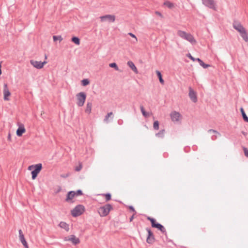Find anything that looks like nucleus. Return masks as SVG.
Segmentation results:
<instances>
[{
    "label": "nucleus",
    "mask_w": 248,
    "mask_h": 248,
    "mask_svg": "<svg viewBox=\"0 0 248 248\" xmlns=\"http://www.w3.org/2000/svg\"><path fill=\"white\" fill-rule=\"evenodd\" d=\"M233 27L240 33V34L243 40L246 42H248V35L245 29L243 27L242 24L239 22L234 21L233 23Z\"/></svg>",
    "instance_id": "obj_1"
},
{
    "label": "nucleus",
    "mask_w": 248,
    "mask_h": 248,
    "mask_svg": "<svg viewBox=\"0 0 248 248\" xmlns=\"http://www.w3.org/2000/svg\"><path fill=\"white\" fill-rule=\"evenodd\" d=\"M177 35L182 38L188 41L192 45H195L197 42L192 34L189 33H187L185 31L181 30L178 31Z\"/></svg>",
    "instance_id": "obj_2"
},
{
    "label": "nucleus",
    "mask_w": 248,
    "mask_h": 248,
    "mask_svg": "<svg viewBox=\"0 0 248 248\" xmlns=\"http://www.w3.org/2000/svg\"><path fill=\"white\" fill-rule=\"evenodd\" d=\"M42 169V165L41 163H38L35 165H32L28 167V170H31V178L34 180L36 178L38 173L40 172Z\"/></svg>",
    "instance_id": "obj_3"
},
{
    "label": "nucleus",
    "mask_w": 248,
    "mask_h": 248,
    "mask_svg": "<svg viewBox=\"0 0 248 248\" xmlns=\"http://www.w3.org/2000/svg\"><path fill=\"white\" fill-rule=\"evenodd\" d=\"M147 219L151 222V226L153 228H156L160 231L162 233H164L167 237V233L165 227L160 223L156 221V220L150 217H148Z\"/></svg>",
    "instance_id": "obj_4"
},
{
    "label": "nucleus",
    "mask_w": 248,
    "mask_h": 248,
    "mask_svg": "<svg viewBox=\"0 0 248 248\" xmlns=\"http://www.w3.org/2000/svg\"><path fill=\"white\" fill-rule=\"evenodd\" d=\"M113 209L112 205L110 204H106L98 208V212L101 217H106Z\"/></svg>",
    "instance_id": "obj_5"
},
{
    "label": "nucleus",
    "mask_w": 248,
    "mask_h": 248,
    "mask_svg": "<svg viewBox=\"0 0 248 248\" xmlns=\"http://www.w3.org/2000/svg\"><path fill=\"white\" fill-rule=\"evenodd\" d=\"M85 207L81 204H78L71 210V215L73 217L81 215L85 211Z\"/></svg>",
    "instance_id": "obj_6"
},
{
    "label": "nucleus",
    "mask_w": 248,
    "mask_h": 248,
    "mask_svg": "<svg viewBox=\"0 0 248 248\" xmlns=\"http://www.w3.org/2000/svg\"><path fill=\"white\" fill-rule=\"evenodd\" d=\"M78 101L77 104L78 107H82L84 105L86 99V94L84 92H80L77 94Z\"/></svg>",
    "instance_id": "obj_7"
},
{
    "label": "nucleus",
    "mask_w": 248,
    "mask_h": 248,
    "mask_svg": "<svg viewBox=\"0 0 248 248\" xmlns=\"http://www.w3.org/2000/svg\"><path fill=\"white\" fill-rule=\"evenodd\" d=\"M146 230L148 232L146 242L149 244H153L155 241L153 232H152L150 228H147Z\"/></svg>",
    "instance_id": "obj_8"
},
{
    "label": "nucleus",
    "mask_w": 248,
    "mask_h": 248,
    "mask_svg": "<svg viewBox=\"0 0 248 248\" xmlns=\"http://www.w3.org/2000/svg\"><path fill=\"white\" fill-rule=\"evenodd\" d=\"M63 240L64 241H70L75 245L80 243L79 239L74 234L71 235L68 237H65Z\"/></svg>",
    "instance_id": "obj_9"
},
{
    "label": "nucleus",
    "mask_w": 248,
    "mask_h": 248,
    "mask_svg": "<svg viewBox=\"0 0 248 248\" xmlns=\"http://www.w3.org/2000/svg\"><path fill=\"white\" fill-rule=\"evenodd\" d=\"M204 5L215 11L217 10L216 4L214 0H202Z\"/></svg>",
    "instance_id": "obj_10"
},
{
    "label": "nucleus",
    "mask_w": 248,
    "mask_h": 248,
    "mask_svg": "<svg viewBox=\"0 0 248 248\" xmlns=\"http://www.w3.org/2000/svg\"><path fill=\"white\" fill-rule=\"evenodd\" d=\"M46 62H47L46 61H44L43 62H42L41 61H34L33 60H31L30 61V63L32 66H33V67L38 69H40L44 67V65L46 63Z\"/></svg>",
    "instance_id": "obj_11"
},
{
    "label": "nucleus",
    "mask_w": 248,
    "mask_h": 248,
    "mask_svg": "<svg viewBox=\"0 0 248 248\" xmlns=\"http://www.w3.org/2000/svg\"><path fill=\"white\" fill-rule=\"evenodd\" d=\"M102 22L105 21L107 19L110 22H114L115 20V16L114 15H107L100 17Z\"/></svg>",
    "instance_id": "obj_12"
},
{
    "label": "nucleus",
    "mask_w": 248,
    "mask_h": 248,
    "mask_svg": "<svg viewBox=\"0 0 248 248\" xmlns=\"http://www.w3.org/2000/svg\"><path fill=\"white\" fill-rule=\"evenodd\" d=\"M3 99L4 100L8 101L9 100V98L8 97L11 95V93L9 91L7 84L6 83L4 84V87H3Z\"/></svg>",
    "instance_id": "obj_13"
},
{
    "label": "nucleus",
    "mask_w": 248,
    "mask_h": 248,
    "mask_svg": "<svg viewBox=\"0 0 248 248\" xmlns=\"http://www.w3.org/2000/svg\"><path fill=\"white\" fill-rule=\"evenodd\" d=\"M189 96L192 101L194 103L197 102V96L196 93L190 87L189 88Z\"/></svg>",
    "instance_id": "obj_14"
},
{
    "label": "nucleus",
    "mask_w": 248,
    "mask_h": 248,
    "mask_svg": "<svg viewBox=\"0 0 248 248\" xmlns=\"http://www.w3.org/2000/svg\"><path fill=\"white\" fill-rule=\"evenodd\" d=\"M170 118L171 120L174 122H177L179 121V118L180 117V114L179 112H177L175 111L172 112L170 113Z\"/></svg>",
    "instance_id": "obj_15"
},
{
    "label": "nucleus",
    "mask_w": 248,
    "mask_h": 248,
    "mask_svg": "<svg viewBox=\"0 0 248 248\" xmlns=\"http://www.w3.org/2000/svg\"><path fill=\"white\" fill-rule=\"evenodd\" d=\"M25 128L23 124L20 125L16 130V135L18 137L21 136L25 132Z\"/></svg>",
    "instance_id": "obj_16"
},
{
    "label": "nucleus",
    "mask_w": 248,
    "mask_h": 248,
    "mask_svg": "<svg viewBox=\"0 0 248 248\" xmlns=\"http://www.w3.org/2000/svg\"><path fill=\"white\" fill-rule=\"evenodd\" d=\"M208 133L213 132L215 134V135H213L211 137V139L212 140H215L217 138V137L218 136H220V134L218 131H217V130H214V129H209L208 130Z\"/></svg>",
    "instance_id": "obj_17"
},
{
    "label": "nucleus",
    "mask_w": 248,
    "mask_h": 248,
    "mask_svg": "<svg viewBox=\"0 0 248 248\" xmlns=\"http://www.w3.org/2000/svg\"><path fill=\"white\" fill-rule=\"evenodd\" d=\"M75 197V191H70L66 194V202H69Z\"/></svg>",
    "instance_id": "obj_18"
},
{
    "label": "nucleus",
    "mask_w": 248,
    "mask_h": 248,
    "mask_svg": "<svg viewBox=\"0 0 248 248\" xmlns=\"http://www.w3.org/2000/svg\"><path fill=\"white\" fill-rule=\"evenodd\" d=\"M58 226L61 228L64 229L66 232H68L69 230V225L65 222L61 221Z\"/></svg>",
    "instance_id": "obj_19"
},
{
    "label": "nucleus",
    "mask_w": 248,
    "mask_h": 248,
    "mask_svg": "<svg viewBox=\"0 0 248 248\" xmlns=\"http://www.w3.org/2000/svg\"><path fill=\"white\" fill-rule=\"evenodd\" d=\"M127 65L135 73L137 74L138 73V71L137 70V67H136L135 64L132 61H128L127 62Z\"/></svg>",
    "instance_id": "obj_20"
},
{
    "label": "nucleus",
    "mask_w": 248,
    "mask_h": 248,
    "mask_svg": "<svg viewBox=\"0 0 248 248\" xmlns=\"http://www.w3.org/2000/svg\"><path fill=\"white\" fill-rule=\"evenodd\" d=\"M92 108V103L91 102H88L86 105V108L85 111L88 114H90L91 112Z\"/></svg>",
    "instance_id": "obj_21"
},
{
    "label": "nucleus",
    "mask_w": 248,
    "mask_h": 248,
    "mask_svg": "<svg viewBox=\"0 0 248 248\" xmlns=\"http://www.w3.org/2000/svg\"><path fill=\"white\" fill-rule=\"evenodd\" d=\"M240 112L241 113L242 118H243V120H244V121L248 123V117L246 115V114L244 111V109L242 107H241L240 108Z\"/></svg>",
    "instance_id": "obj_22"
},
{
    "label": "nucleus",
    "mask_w": 248,
    "mask_h": 248,
    "mask_svg": "<svg viewBox=\"0 0 248 248\" xmlns=\"http://www.w3.org/2000/svg\"><path fill=\"white\" fill-rule=\"evenodd\" d=\"M156 75L159 79V82L162 84H164V81L162 78V74H161V73L158 71V70H156Z\"/></svg>",
    "instance_id": "obj_23"
},
{
    "label": "nucleus",
    "mask_w": 248,
    "mask_h": 248,
    "mask_svg": "<svg viewBox=\"0 0 248 248\" xmlns=\"http://www.w3.org/2000/svg\"><path fill=\"white\" fill-rule=\"evenodd\" d=\"M20 240L25 248H29L28 243L24 237V235L19 237Z\"/></svg>",
    "instance_id": "obj_24"
},
{
    "label": "nucleus",
    "mask_w": 248,
    "mask_h": 248,
    "mask_svg": "<svg viewBox=\"0 0 248 248\" xmlns=\"http://www.w3.org/2000/svg\"><path fill=\"white\" fill-rule=\"evenodd\" d=\"M140 110H141V112L143 115V116L145 117V118H148L150 116V114L149 113L147 112L144 108V107L142 106H141L140 107Z\"/></svg>",
    "instance_id": "obj_25"
},
{
    "label": "nucleus",
    "mask_w": 248,
    "mask_h": 248,
    "mask_svg": "<svg viewBox=\"0 0 248 248\" xmlns=\"http://www.w3.org/2000/svg\"><path fill=\"white\" fill-rule=\"evenodd\" d=\"M71 41L77 45H79L80 44V39L78 37H72L71 38Z\"/></svg>",
    "instance_id": "obj_26"
},
{
    "label": "nucleus",
    "mask_w": 248,
    "mask_h": 248,
    "mask_svg": "<svg viewBox=\"0 0 248 248\" xmlns=\"http://www.w3.org/2000/svg\"><path fill=\"white\" fill-rule=\"evenodd\" d=\"M164 5L168 7V8L171 9L173 7L174 4L172 2L169 1H166L164 2Z\"/></svg>",
    "instance_id": "obj_27"
},
{
    "label": "nucleus",
    "mask_w": 248,
    "mask_h": 248,
    "mask_svg": "<svg viewBox=\"0 0 248 248\" xmlns=\"http://www.w3.org/2000/svg\"><path fill=\"white\" fill-rule=\"evenodd\" d=\"M165 130H160L158 133H156L155 136L157 137L163 138L164 136Z\"/></svg>",
    "instance_id": "obj_28"
},
{
    "label": "nucleus",
    "mask_w": 248,
    "mask_h": 248,
    "mask_svg": "<svg viewBox=\"0 0 248 248\" xmlns=\"http://www.w3.org/2000/svg\"><path fill=\"white\" fill-rule=\"evenodd\" d=\"M109 66L111 68H114L116 71H118L119 70L117 63L115 62H112L109 63Z\"/></svg>",
    "instance_id": "obj_29"
},
{
    "label": "nucleus",
    "mask_w": 248,
    "mask_h": 248,
    "mask_svg": "<svg viewBox=\"0 0 248 248\" xmlns=\"http://www.w3.org/2000/svg\"><path fill=\"white\" fill-rule=\"evenodd\" d=\"M90 84V80L88 78H85L81 80V84L83 86H86Z\"/></svg>",
    "instance_id": "obj_30"
},
{
    "label": "nucleus",
    "mask_w": 248,
    "mask_h": 248,
    "mask_svg": "<svg viewBox=\"0 0 248 248\" xmlns=\"http://www.w3.org/2000/svg\"><path fill=\"white\" fill-rule=\"evenodd\" d=\"M102 195L104 196L105 197V198H106V201L107 202L109 201L110 200H111V195L110 193H107L106 194H102Z\"/></svg>",
    "instance_id": "obj_31"
},
{
    "label": "nucleus",
    "mask_w": 248,
    "mask_h": 248,
    "mask_svg": "<svg viewBox=\"0 0 248 248\" xmlns=\"http://www.w3.org/2000/svg\"><path fill=\"white\" fill-rule=\"evenodd\" d=\"M53 39L54 41H56L57 40L61 41L62 40V38L61 35H54L53 36Z\"/></svg>",
    "instance_id": "obj_32"
},
{
    "label": "nucleus",
    "mask_w": 248,
    "mask_h": 248,
    "mask_svg": "<svg viewBox=\"0 0 248 248\" xmlns=\"http://www.w3.org/2000/svg\"><path fill=\"white\" fill-rule=\"evenodd\" d=\"M159 123L158 121H155L154 122L153 127L155 130H158L159 129Z\"/></svg>",
    "instance_id": "obj_33"
},
{
    "label": "nucleus",
    "mask_w": 248,
    "mask_h": 248,
    "mask_svg": "<svg viewBox=\"0 0 248 248\" xmlns=\"http://www.w3.org/2000/svg\"><path fill=\"white\" fill-rule=\"evenodd\" d=\"M199 64L201 66H202L204 68H207L210 66L209 64L205 63L202 61L201 63H200Z\"/></svg>",
    "instance_id": "obj_34"
},
{
    "label": "nucleus",
    "mask_w": 248,
    "mask_h": 248,
    "mask_svg": "<svg viewBox=\"0 0 248 248\" xmlns=\"http://www.w3.org/2000/svg\"><path fill=\"white\" fill-rule=\"evenodd\" d=\"M83 195L82 191L81 189H78L76 191H75V197L81 196Z\"/></svg>",
    "instance_id": "obj_35"
},
{
    "label": "nucleus",
    "mask_w": 248,
    "mask_h": 248,
    "mask_svg": "<svg viewBox=\"0 0 248 248\" xmlns=\"http://www.w3.org/2000/svg\"><path fill=\"white\" fill-rule=\"evenodd\" d=\"M113 114L112 112H109L106 115L104 118V121H107L108 118Z\"/></svg>",
    "instance_id": "obj_36"
},
{
    "label": "nucleus",
    "mask_w": 248,
    "mask_h": 248,
    "mask_svg": "<svg viewBox=\"0 0 248 248\" xmlns=\"http://www.w3.org/2000/svg\"><path fill=\"white\" fill-rule=\"evenodd\" d=\"M243 150L245 155L248 157V149L246 147H243Z\"/></svg>",
    "instance_id": "obj_37"
},
{
    "label": "nucleus",
    "mask_w": 248,
    "mask_h": 248,
    "mask_svg": "<svg viewBox=\"0 0 248 248\" xmlns=\"http://www.w3.org/2000/svg\"><path fill=\"white\" fill-rule=\"evenodd\" d=\"M186 56L189 58L190 60H191L193 61H195V58H194L190 53H188L186 54Z\"/></svg>",
    "instance_id": "obj_38"
},
{
    "label": "nucleus",
    "mask_w": 248,
    "mask_h": 248,
    "mask_svg": "<svg viewBox=\"0 0 248 248\" xmlns=\"http://www.w3.org/2000/svg\"><path fill=\"white\" fill-rule=\"evenodd\" d=\"M82 169V166L81 165H79L78 166H77L75 168V170L77 171H80Z\"/></svg>",
    "instance_id": "obj_39"
},
{
    "label": "nucleus",
    "mask_w": 248,
    "mask_h": 248,
    "mask_svg": "<svg viewBox=\"0 0 248 248\" xmlns=\"http://www.w3.org/2000/svg\"><path fill=\"white\" fill-rule=\"evenodd\" d=\"M129 209L131 211L134 212L135 214L136 213V211L135 210L134 207L133 206H132V205L129 206Z\"/></svg>",
    "instance_id": "obj_40"
},
{
    "label": "nucleus",
    "mask_w": 248,
    "mask_h": 248,
    "mask_svg": "<svg viewBox=\"0 0 248 248\" xmlns=\"http://www.w3.org/2000/svg\"><path fill=\"white\" fill-rule=\"evenodd\" d=\"M69 176V173H65V174L61 175V177L62 178H66L68 177Z\"/></svg>",
    "instance_id": "obj_41"
},
{
    "label": "nucleus",
    "mask_w": 248,
    "mask_h": 248,
    "mask_svg": "<svg viewBox=\"0 0 248 248\" xmlns=\"http://www.w3.org/2000/svg\"><path fill=\"white\" fill-rule=\"evenodd\" d=\"M128 35H129L131 37H132V38H134L136 39V41H137V38L136 37V36H135V34H133L131 32H129L128 33Z\"/></svg>",
    "instance_id": "obj_42"
},
{
    "label": "nucleus",
    "mask_w": 248,
    "mask_h": 248,
    "mask_svg": "<svg viewBox=\"0 0 248 248\" xmlns=\"http://www.w3.org/2000/svg\"><path fill=\"white\" fill-rule=\"evenodd\" d=\"M117 123L119 125H122L123 124V121L122 119H119L117 121Z\"/></svg>",
    "instance_id": "obj_43"
},
{
    "label": "nucleus",
    "mask_w": 248,
    "mask_h": 248,
    "mask_svg": "<svg viewBox=\"0 0 248 248\" xmlns=\"http://www.w3.org/2000/svg\"><path fill=\"white\" fill-rule=\"evenodd\" d=\"M18 232H19V237H20L21 236H24V234H23L21 230H19L18 231Z\"/></svg>",
    "instance_id": "obj_44"
},
{
    "label": "nucleus",
    "mask_w": 248,
    "mask_h": 248,
    "mask_svg": "<svg viewBox=\"0 0 248 248\" xmlns=\"http://www.w3.org/2000/svg\"><path fill=\"white\" fill-rule=\"evenodd\" d=\"M61 190H62L61 187V186H58V189L55 191V193H59V192L61 191Z\"/></svg>",
    "instance_id": "obj_45"
},
{
    "label": "nucleus",
    "mask_w": 248,
    "mask_h": 248,
    "mask_svg": "<svg viewBox=\"0 0 248 248\" xmlns=\"http://www.w3.org/2000/svg\"><path fill=\"white\" fill-rule=\"evenodd\" d=\"M202 61V60L201 59L199 58H195V61H197V62H198L199 63H201V61Z\"/></svg>",
    "instance_id": "obj_46"
},
{
    "label": "nucleus",
    "mask_w": 248,
    "mask_h": 248,
    "mask_svg": "<svg viewBox=\"0 0 248 248\" xmlns=\"http://www.w3.org/2000/svg\"><path fill=\"white\" fill-rule=\"evenodd\" d=\"M134 215H135V214H134L129 218V221L130 222H131L133 219H134Z\"/></svg>",
    "instance_id": "obj_47"
},
{
    "label": "nucleus",
    "mask_w": 248,
    "mask_h": 248,
    "mask_svg": "<svg viewBox=\"0 0 248 248\" xmlns=\"http://www.w3.org/2000/svg\"><path fill=\"white\" fill-rule=\"evenodd\" d=\"M155 13H156V14H157V15H159L160 16H161V15H162L159 12H158V11H156Z\"/></svg>",
    "instance_id": "obj_48"
},
{
    "label": "nucleus",
    "mask_w": 248,
    "mask_h": 248,
    "mask_svg": "<svg viewBox=\"0 0 248 248\" xmlns=\"http://www.w3.org/2000/svg\"><path fill=\"white\" fill-rule=\"evenodd\" d=\"M8 140H11V135L10 133H9L8 134Z\"/></svg>",
    "instance_id": "obj_49"
},
{
    "label": "nucleus",
    "mask_w": 248,
    "mask_h": 248,
    "mask_svg": "<svg viewBox=\"0 0 248 248\" xmlns=\"http://www.w3.org/2000/svg\"><path fill=\"white\" fill-rule=\"evenodd\" d=\"M1 62H0V75L1 74Z\"/></svg>",
    "instance_id": "obj_50"
},
{
    "label": "nucleus",
    "mask_w": 248,
    "mask_h": 248,
    "mask_svg": "<svg viewBox=\"0 0 248 248\" xmlns=\"http://www.w3.org/2000/svg\"><path fill=\"white\" fill-rule=\"evenodd\" d=\"M166 238H167V241H168V242H172V240H171L168 239V237H166Z\"/></svg>",
    "instance_id": "obj_51"
},
{
    "label": "nucleus",
    "mask_w": 248,
    "mask_h": 248,
    "mask_svg": "<svg viewBox=\"0 0 248 248\" xmlns=\"http://www.w3.org/2000/svg\"><path fill=\"white\" fill-rule=\"evenodd\" d=\"M242 133L243 135H246V132H245L244 131H242Z\"/></svg>",
    "instance_id": "obj_52"
},
{
    "label": "nucleus",
    "mask_w": 248,
    "mask_h": 248,
    "mask_svg": "<svg viewBox=\"0 0 248 248\" xmlns=\"http://www.w3.org/2000/svg\"><path fill=\"white\" fill-rule=\"evenodd\" d=\"M46 58H47V57H46V56H45V59H46Z\"/></svg>",
    "instance_id": "obj_53"
}]
</instances>
